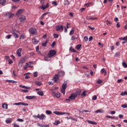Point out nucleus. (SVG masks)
I'll return each instance as SVG.
<instances>
[{
	"label": "nucleus",
	"mask_w": 127,
	"mask_h": 127,
	"mask_svg": "<svg viewBox=\"0 0 127 127\" xmlns=\"http://www.w3.org/2000/svg\"><path fill=\"white\" fill-rule=\"evenodd\" d=\"M17 122H20L21 123L24 122V120H23V119H18L17 120Z\"/></svg>",
	"instance_id": "59"
},
{
	"label": "nucleus",
	"mask_w": 127,
	"mask_h": 127,
	"mask_svg": "<svg viewBox=\"0 0 127 127\" xmlns=\"http://www.w3.org/2000/svg\"><path fill=\"white\" fill-rule=\"evenodd\" d=\"M35 98H36V96H26L27 100H33V99H35Z\"/></svg>",
	"instance_id": "16"
},
{
	"label": "nucleus",
	"mask_w": 127,
	"mask_h": 127,
	"mask_svg": "<svg viewBox=\"0 0 127 127\" xmlns=\"http://www.w3.org/2000/svg\"><path fill=\"white\" fill-rule=\"evenodd\" d=\"M59 37V35L57 34H54V38H58Z\"/></svg>",
	"instance_id": "50"
},
{
	"label": "nucleus",
	"mask_w": 127,
	"mask_h": 127,
	"mask_svg": "<svg viewBox=\"0 0 127 127\" xmlns=\"http://www.w3.org/2000/svg\"><path fill=\"white\" fill-rule=\"evenodd\" d=\"M36 51L38 54H41V52L39 51V46H37L36 48Z\"/></svg>",
	"instance_id": "30"
},
{
	"label": "nucleus",
	"mask_w": 127,
	"mask_h": 127,
	"mask_svg": "<svg viewBox=\"0 0 127 127\" xmlns=\"http://www.w3.org/2000/svg\"><path fill=\"white\" fill-rule=\"evenodd\" d=\"M92 100H93V101H96V100H97V96L96 95H94L92 97Z\"/></svg>",
	"instance_id": "61"
},
{
	"label": "nucleus",
	"mask_w": 127,
	"mask_h": 127,
	"mask_svg": "<svg viewBox=\"0 0 127 127\" xmlns=\"http://www.w3.org/2000/svg\"><path fill=\"white\" fill-rule=\"evenodd\" d=\"M84 40L85 42H87L88 41V37L85 36L84 37Z\"/></svg>",
	"instance_id": "55"
},
{
	"label": "nucleus",
	"mask_w": 127,
	"mask_h": 127,
	"mask_svg": "<svg viewBox=\"0 0 127 127\" xmlns=\"http://www.w3.org/2000/svg\"><path fill=\"white\" fill-rule=\"evenodd\" d=\"M102 82H103V81L99 79L97 81V84H101Z\"/></svg>",
	"instance_id": "64"
},
{
	"label": "nucleus",
	"mask_w": 127,
	"mask_h": 127,
	"mask_svg": "<svg viewBox=\"0 0 127 127\" xmlns=\"http://www.w3.org/2000/svg\"><path fill=\"white\" fill-rule=\"evenodd\" d=\"M8 15L9 18H11V17H12V16H13V14L10 13L8 14Z\"/></svg>",
	"instance_id": "49"
},
{
	"label": "nucleus",
	"mask_w": 127,
	"mask_h": 127,
	"mask_svg": "<svg viewBox=\"0 0 127 127\" xmlns=\"http://www.w3.org/2000/svg\"><path fill=\"white\" fill-rule=\"evenodd\" d=\"M28 63H26V64L25 66H23V69H24V70H26V69H27V67H28Z\"/></svg>",
	"instance_id": "41"
},
{
	"label": "nucleus",
	"mask_w": 127,
	"mask_h": 127,
	"mask_svg": "<svg viewBox=\"0 0 127 127\" xmlns=\"http://www.w3.org/2000/svg\"><path fill=\"white\" fill-rule=\"evenodd\" d=\"M64 75H65V72L63 71H61L59 72V76H60V77H62V76L63 77Z\"/></svg>",
	"instance_id": "21"
},
{
	"label": "nucleus",
	"mask_w": 127,
	"mask_h": 127,
	"mask_svg": "<svg viewBox=\"0 0 127 127\" xmlns=\"http://www.w3.org/2000/svg\"><path fill=\"white\" fill-rule=\"evenodd\" d=\"M66 88H67V82H64L63 83L62 89L61 90V93L64 95H65V90H66Z\"/></svg>",
	"instance_id": "2"
},
{
	"label": "nucleus",
	"mask_w": 127,
	"mask_h": 127,
	"mask_svg": "<svg viewBox=\"0 0 127 127\" xmlns=\"http://www.w3.org/2000/svg\"><path fill=\"white\" fill-rule=\"evenodd\" d=\"M101 72L102 73V74H103L104 76H106V75H107V71L105 70V68H102L101 70Z\"/></svg>",
	"instance_id": "23"
},
{
	"label": "nucleus",
	"mask_w": 127,
	"mask_h": 127,
	"mask_svg": "<svg viewBox=\"0 0 127 127\" xmlns=\"http://www.w3.org/2000/svg\"><path fill=\"white\" fill-rule=\"evenodd\" d=\"M36 29L34 28H31L29 29V32L30 34H32V35H34V34H35L36 33Z\"/></svg>",
	"instance_id": "5"
},
{
	"label": "nucleus",
	"mask_w": 127,
	"mask_h": 127,
	"mask_svg": "<svg viewBox=\"0 0 127 127\" xmlns=\"http://www.w3.org/2000/svg\"><path fill=\"white\" fill-rule=\"evenodd\" d=\"M21 92H23V93H28V90L26 89H22Z\"/></svg>",
	"instance_id": "52"
},
{
	"label": "nucleus",
	"mask_w": 127,
	"mask_h": 127,
	"mask_svg": "<svg viewBox=\"0 0 127 127\" xmlns=\"http://www.w3.org/2000/svg\"><path fill=\"white\" fill-rule=\"evenodd\" d=\"M46 114L47 115H52V112L50 110H47L46 111Z\"/></svg>",
	"instance_id": "36"
},
{
	"label": "nucleus",
	"mask_w": 127,
	"mask_h": 127,
	"mask_svg": "<svg viewBox=\"0 0 127 127\" xmlns=\"http://www.w3.org/2000/svg\"><path fill=\"white\" fill-rule=\"evenodd\" d=\"M106 24L107 25H109L110 24H112V22H111V21H110L109 20H107L106 21Z\"/></svg>",
	"instance_id": "57"
},
{
	"label": "nucleus",
	"mask_w": 127,
	"mask_h": 127,
	"mask_svg": "<svg viewBox=\"0 0 127 127\" xmlns=\"http://www.w3.org/2000/svg\"><path fill=\"white\" fill-rule=\"evenodd\" d=\"M51 57H45L44 59L45 60V61H50L51 60Z\"/></svg>",
	"instance_id": "37"
},
{
	"label": "nucleus",
	"mask_w": 127,
	"mask_h": 127,
	"mask_svg": "<svg viewBox=\"0 0 127 127\" xmlns=\"http://www.w3.org/2000/svg\"><path fill=\"white\" fill-rule=\"evenodd\" d=\"M5 2H6V0H0V5L3 6L5 4Z\"/></svg>",
	"instance_id": "20"
},
{
	"label": "nucleus",
	"mask_w": 127,
	"mask_h": 127,
	"mask_svg": "<svg viewBox=\"0 0 127 127\" xmlns=\"http://www.w3.org/2000/svg\"><path fill=\"white\" fill-rule=\"evenodd\" d=\"M24 38H25V35H24V34H22L20 36L19 39H20L21 40H23Z\"/></svg>",
	"instance_id": "34"
},
{
	"label": "nucleus",
	"mask_w": 127,
	"mask_h": 127,
	"mask_svg": "<svg viewBox=\"0 0 127 127\" xmlns=\"http://www.w3.org/2000/svg\"><path fill=\"white\" fill-rule=\"evenodd\" d=\"M38 119H39V120H44V119H45V115H44V114H41V115H39V114Z\"/></svg>",
	"instance_id": "19"
},
{
	"label": "nucleus",
	"mask_w": 127,
	"mask_h": 127,
	"mask_svg": "<svg viewBox=\"0 0 127 127\" xmlns=\"http://www.w3.org/2000/svg\"><path fill=\"white\" fill-rule=\"evenodd\" d=\"M69 51H71V52H73L74 53L77 52V51L76 50H75V49H74V48H72V47H70L69 48Z\"/></svg>",
	"instance_id": "35"
},
{
	"label": "nucleus",
	"mask_w": 127,
	"mask_h": 127,
	"mask_svg": "<svg viewBox=\"0 0 127 127\" xmlns=\"http://www.w3.org/2000/svg\"><path fill=\"white\" fill-rule=\"evenodd\" d=\"M75 31V28H72L71 30L70 31L69 35H73L74 34V32Z\"/></svg>",
	"instance_id": "25"
},
{
	"label": "nucleus",
	"mask_w": 127,
	"mask_h": 127,
	"mask_svg": "<svg viewBox=\"0 0 127 127\" xmlns=\"http://www.w3.org/2000/svg\"><path fill=\"white\" fill-rule=\"evenodd\" d=\"M52 3V4L55 5V6H57V2H56V1H53Z\"/></svg>",
	"instance_id": "58"
},
{
	"label": "nucleus",
	"mask_w": 127,
	"mask_h": 127,
	"mask_svg": "<svg viewBox=\"0 0 127 127\" xmlns=\"http://www.w3.org/2000/svg\"><path fill=\"white\" fill-rule=\"evenodd\" d=\"M95 114H98L99 113L100 114H104L105 113V111L102 110V109H99L95 112Z\"/></svg>",
	"instance_id": "17"
},
{
	"label": "nucleus",
	"mask_w": 127,
	"mask_h": 127,
	"mask_svg": "<svg viewBox=\"0 0 127 127\" xmlns=\"http://www.w3.org/2000/svg\"><path fill=\"white\" fill-rule=\"evenodd\" d=\"M37 93L38 95H39V96H41V97L44 96V93H43V91H39Z\"/></svg>",
	"instance_id": "22"
},
{
	"label": "nucleus",
	"mask_w": 127,
	"mask_h": 127,
	"mask_svg": "<svg viewBox=\"0 0 127 127\" xmlns=\"http://www.w3.org/2000/svg\"><path fill=\"white\" fill-rule=\"evenodd\" d=\"M34 77H37L38 76V72L37 71H35L33 72Z\"/></svg>",
	"instance_id": "40"
},
{
	"label": "nucleus",
	"mask_w": 127,
	"mask_h": 127,
	"mask_svg": "<svg viewBox=\"0 0 127 127\" xmlns=\"http://www.w3.org/2000/svg\"><path fill=\"white\" fill-rule=\"evenodd\" d=\"M2 108H3L5 110H7V104H3L2 105Z\"/></svg>",
	"instance_id": "31"
},
{
	"label": "nucleus",
	"mask_w": 127,
	"mask_h": 127,
	"mask_svg": "<svg viewBox=\"0 0 127 127\" xmlns=\"http://www.w3.org/2000/svg\"><path fill=\"white\" fill-rule=\"evenodd\" d=\"M126 24L124 26V29L127 30V20L126 21Z\"/></svg>",
	"instance_id": "63"
},
{
	"label": "nucleus",
	"mask_w": 127,
	"mask_h": 127,
	"mask_svg": "<svg viewBox=\"0 0 127 127\" xmlns=\"http://www.w3.org/2000/svg\"><path fill=\"white\" fill-rule=\"evenodd\" d=\"M12 122L11 118H7L5 120L6 124H10Z\"/></svg>",
	"instance_id": "27"
},
{
	"label": "nucleus",
	"mask_w": 127,
	"mask_h": 127,
	"mask_svg": "<svg viewBox=\"0 0 127 127\" xmlns=\"http://www.w3.org/2000/svg\"><path fill=\"white\" fill-rule=\"evenodd\" d=\"M53 79H54V81H55V82H57V81L59 80V75L56 74L54 77Z\"/></svg>",
	"instance_id": "15"
},
{
	"label": "nucleus",
	"mask_w": 127,
	"mask_h": 127,
	"mask_svg": "<svg viewBox=\"0 0 127 127\" xmlns=\"http://www.w3.org/2000/svg\"><path fill=\"white\" fill-rule=\"evenodd\" d=\"M122 108H123L124 109H126L127 108V104H124L122 105Z\"/></svg>",
	"instance_id": "60"
},
{
	"label": "nucleus",
	"mask_w": 127,
	"mask_h": 127,
	"mask_svg": "<svg viewBox=\"0 0 127 127\" xmlns=\"http://www.w3.org/2000/svg\"><path fill=\"white\" fill-rule=\"evenodd\" d=\"M13 127H19V125H18L15 123H14L13 124Z\"/></svg>",
	"instance_id": "62"
},
{
	"label": "nucleus",
	"mask_w": 127,
	"mask_h": 127,
	"mask_svg": "<svg viewBox=\"0 0 127 127\" xmlns=\"http://www.w3.org/2000/svg\"><path fill=\"white\" fill-rule=\"evenodd\" d=\"M122 65H123V67H124V68H127V63H126L125 62H123V63H122Z\"/></svg>",
	"instance_id": "43"
},
{
	"label": "nucleus",
	"mask_w": 127,
	"mask_h": 127,
	"mask_svg": "<svg viewBox=\"0 0 127 127\" xmlns=\"http://www.w3.org/2000/svg\"><path fill=\"white\" fill-rule=\"evenodd\" d=\"M6 82H7V83H17V81H15L14 80H6Z\"/></svg>",
	"instance_id": "29"
},
{
	"label": "nucleus",
	"mask_w": 127,
	"mask_h": 127,
	"mask_svg": "<svg viewBox=\"0 0 127 127\" xmlns=\"http://www.w3.org/2000/svg\"><path fill=\"white\" fill-rule=\"evenodd\" d=\"M120 52H117L115 54V57H120Z\"/></svg>",
	"instance_id": "46"
},
{
	"label": "nucleus",
	"mask_w": 127,
	"mask_h": 127,
	"mask_svg": "<svg viewBox=\"0 0 127 127\" xmlns=\"http://www.w3.org/2000/svg\"><path fill=\"white\" fill-rule=\"evenodd\" d=\"M64 4V5L69 4V1H68V0H65Z\"/></svg>",
	"instance_id": "53"
},
{
	"label": "nucleus",
	"mask_w": 127,
	"mask_h": 127,
	"mask_svg": "<svg viewBox=\"0 0 127 127\" xmlns=\"http://www.w3.org/2000/svg\"><path fill=\"white\" fill-rule=\"evenodd\" d=\"M77 98V94L75 93H72L68 97V99H66V101H71V100H75Z\"/></svg>",
	"instance_id": "3"
},
{
	"label": "nucleus",
	"mask_w": 127,
	"mask_h": 127,
	"mask_svg": "<svg viewBox=\"0 0 127 127\" xmlns=\"http://www.w3.org/2000/svg\"><path fill=\"white\" fill-rule=\"evenodd\" d=\"M24 12V10L23 9H19L16 12L17 15H20L21 13H23Z\"/></svg>",
	"instance_id": "13"
},
{
	"label": "nucleus",
	"mask_w": 127,
	"mask_h": 127,
	"mask_svg": "<svg viewBox=\"0 0 127 127\" xmlns=\"http://www.w3.org/2000/svg\"><path fill=\"white\" fill-rule=\"evenodd\" d=\"M21 105H22V106H28V104L24 103L23 102H21Z\"/></svg>",
	"instance_id": "54"
},
{
	"label": "nucleus",
	"mask_w": 127,
	"mask_h": 127,
	"mask_svg": "<svg viewBox=\"0 0 127 127\" xmlns=\"http://www.w3.org/2000/svg\"><path fill=\"white\" fill-rule=\"evenodd\" d=\"M106 118H107L108 119H113L114 120H118V118L116 117H112L110 116H106Z\"/></svg>",
	"instance_id": "28"
},
{
	"label": "nucleus",
	"mask_w": 127,
	"mask_h": 127,
	"mask_svg": "<svg viewBox=\"0 0 127 127\" xmlns=\"http://www.w3.org/2000/svg\"><path fill=\"white\" fill-rule=\"evenodd\" d=\"M76 39H78V35H77V34L72 36L71 38V40L72 41H73V40H76Z\"/></svg>",
	"instance_id": "14"
},
{
	"label": "nucleus",
	"mask_w": 127,
	"mask_h": 127,
	"mask_svg": "<svg viewBox=\"0 0 127 127\" xmlns=\"http://www.w3.org/2000/svg\"><path fill=\"white\" fill-rule=\"evenodd\" d=\"M21 51H22V49L21 48H19L16 51V53L18 57H20L21 56Z\"/></svg>",
	"instance_id": "10"
},
{
	"label": "nucleus",
	"mask_w": 127,
	"mask_h": 127,
	"mask_svg": "<svg viewBox=\"0 0 127 127\" xmlns=\"http://www.w3.org/2000/svg\"><path fill=\"white\" fill-rule=\"evenodd\" d=\"M36 85H37V86H41V82H36L35 83Z\"/></svg>",
	"instance_id": "56"
},
{
	"label": "nucleus",
	"mask_w": 127,
	"mask_h": 127,
	"mask_svg": "<svg viewBox=\"0 0 127 127\" xmlns=\"http://www.w3.org/2000/svg\"><path fill=\"white\" fill-rule=\"evenodd\" d=\"M24 63H25V58H23L21 60L19 63V67H21L22 66H23Z\"/></svg>",
	"instance_id": "7"
},
{
	"label": "nucleus",
	"mask_w": 127,
	"mask_h": 127,
	"mask_svg": "<svg viewBox=\"0 0 127 127\" xmlns=\"http://www.w3.org/2000/svg\"><path fill=\"white\" fill-rule=\"evenodd\" d=\"M59 124H60V121H56L54 123L55 126H58L59 125Z\"/></svg>",
	"instance_id": "47"
},
{
	"label": "nucleus",
	"mask_w": 127,
	"mask_h": 127,
	"mask_svg": "<svg viewBox=\"0 0 127 127\" xmlns=\"http://www.w3.org/2000/svg\"><path fill=\"white\" fill-rule=\"evenodd\" d=\"M81 45L80 44H78L76 46V48L77 50H79L80 48H81Z\"/></svg>",
	"instance_id": "44"
},
{
	"label": "nucleus",
	"mask_w": 127,
	"mask_h": 127,
	"mask_svg": "<svg viewBox=\"0 0 127 127\" xmlns=\"http://www.w3.org/2000/svg\"><path fill=\"white\" fill-rule=\"evenodd\" d=\"M121 95V96H125V95L127 96V92L125 91L124 92H122Z\"/></svg>",
	"instance_id": "45"
},
{
	"label": "nucleus",
	"mask_w": 127,
	"mask_h": 127,
	"mask_svg": "<svg viewBox=\"0 0 127 127\" xmlns=\"http://www.w3.org/2000/svg\"><path fill=\"white\" fill-rule=\"evenodd\" d=\"M33 44H37L38 43L39 41L36 39L34 38L32 40Z\"/></svg>",
	"instance_id": "24"
},
{
	"label": "nucleus",
	"mask_w": 127,
	"mask_h": 127,
	"mask_svg": "<svg viewBox=\"0 0 127 127\" xmlns=\"http://www.w3.org/2000/svg\"><path fill=\"white\" fill-rule=\"evenodd\" d=\"M64 29V27H63V26L62 25H57L56 26V31H60L61 30H63Z\"/></svg>",
	"instance_id": "8"
},
{
	"label": "nucleus",
	"mask_w": 127,
	"mask_h": 127,
	"mask_svg": "<svg viewBox=\"0 0 127 127\" xmlns=\"http://www.w3.org/2000/svg\"><path fill=\"white\" fill-rule=\"evenodd\" d=\"M48 13H43L40 17L41 19H43V17H44V16L46 15V14H48Z\"/></svg>",
	"instance_id": "39"
},
{
	"label": "nucleus",
	"mask_w": 127,
	"mask_h": 127,
	"mask_svg": "<svg viewBox=\"0 0 127 127\" xmlns=\"http://www.w3.org/2000/svg\"><path fill=\"white\" fill-rule=\"evenodd\" d=\"M19 20L21 22H22V21H24V20H26V17L24 15H21L19 18Z\"/></svg>",
	"instance_id": "11"
},
{
	"label": "nucleus",
	"mask_w": 127,
	"mask_h": 127,
	"mask_svg": "<svg viewBox=\"0 0 127 127\" xmlns=\"http://www.w3.org/2000/svg\"><path fill=\"white\" fill-rule=\"evenodd\" d=\"M119 39L120 40H124V41H127V36H126L123 38H120Z\"/></svg>",
	"instance_id": "32"
},
{
	"label": "nucleus",
	"mask_w": 127,
	"mask_h": 127,
	"mask_svg": "<svg viewBox=\"0 0 127 127\" xmlns=\"http://www.w3.org/2000/svg\"><path fill=\"white\" fill-rule=\"evenodd\" d=\"M48 42V41L47 40L45 42L43 43H42V46H43V47L46 46Z\"/></svg>",
	"instance_id": "48"
},
{
	"label": "nucleus",
	"mask_w": 127,
	"mask_h": 127,
	"mask_svg": "<svg viewBox=\"0 0 127 127\" xmlns=\"http://www.w3.org/2000/svg\"><path fill=\"white\" fill-rule=\"evenodd\" d=\"M53 95L58 98H59L61 97V95L59 92L56 93L55 92H53Z\"/></svg>",
	"instance_id": "9"
},
{
	"label": "nucleus",
	"mask_w": 127,
	"mask_h": 127,
	"mask_svg": "<svg viewBox=\"0 0 127 127\" xmlns=\"http://www.w3.org/2000/svg\"><path fill=\"white\" fill-rule=\"evenodd\" d=\"M11 36H12L11 35H8L5 37V39H10V38H11Z\"/></svg>",
	"instance_id": "51"
},
{
	"label": "nucleus",
	"mask_w": 127,
	"mask_h": 127,
	"mask_svg": "<svg viewBox=\"0 0 127 127\" xmlns=\"http://www.w3.org/2000/svg\"><path fill=\"white\" fill-rule=\"evenodd\" d=\"M11 32L15 38H18L19 37V36L17 34V33H20V32L19 30H12Z\"/></svg>",
	"instance_id": "1"
},
{
	"label": "nucleus",
	"mask_w": 127,
	"mask_h": 127,
	"mask_svg": "<svg viewBox=\"0 0 127 127\" xmlns=\"http://www.w3.org/2000/svg\"><path fill=\"white\" fill-rule=\"evenodd\" d=\"M87 95V91H84L81 94V97H85Z\"/></svg>",
	"instance_id": "33"
},
{
	"label": "nucleus",
	"mask_w": 127,
	"mask_h": 127,
	"mask_svg": "<svg viewBox=\"0 0 127 127\" xmlns=\"http://www.w3.org/2000/svg\"><path fill=\"white\" fill-rule=\"evenodd\" d=\"M54 114L57 115V116H62L63 115H65V112H60L59 111H54Z\"/></svg>",
	"instance_id": "6"
},
{
	"label": "nucleus",
	"mask_w": 127,
	"mask_h": 127,
	"mask_svg": "<svg viewBox=\"0 0 127 127\" xmlns=\"http://www.w3.org/2000/svg\"><path fill=\"white\" fill-rule=\"evenodd\" d=\"M87 123H88V124H90V125H97L96 122H95L92 121L87 120Z\"/></svg>",
	"instance_id": "26"
},
{
	"label": "nucleus",
	"mask_w": 127,
	"mask_h": 127,
	"mask_svg": "<svg viewBox=\"0 0 127 127\" xmlns=\"http://www.w3.org/2000/svg\"><path fill=\"white\" fill-rule=\"evenodd\" d=\"M86 19L87 20H96L98 19V17H86Z\"/></svg>",
	"instance_id": "12"
},
{
	"label": "nucleus",
	"mask_w": 127,
	"mask_h": 127,
	"mask_svg": "<svg viewBox=\"0 0 127 127\" xmlns=\"http://www.w3.org/2000/svg\"><path fill=\"white\" fill-rule=\"evenodd\" d=\"M74 94H76V97L77 96H80V95H81V90H78L76 91V93Z\"/></svg>",
	"instance_id": "38"
},
{
	"label": "nucleus",
	"mask_w": 127,
	"mask_h": 127,
	"mask_svg": "<svg viewBox=\"0 0 127 127\" xmlns=\"http://www.w3.org/2000/svg\"><path fill=\"white\" fill-rule=\"evenodd\" d=\"M49 7V4L47 3L46 6H44V5H42L40 7V8H42V9H46V8H48Z\"/></svg>",
	"instance_id": "18"
},
{
	"label": "nucleus",
	"mask_w": 127,
	"mask_h": 127,
	"mask_svg": "<svg viewBox=\"0 0 127 127\" xmlns=\"http://www.w3.org/2000/svg\"><path fill=\"white\" fill-rule=\"evenodd\" d=\"M14 106H20L21 105V102L15 103L13 104Z\"/></svg>",
	"instance_id": "42"
},
{
	"label": "nucleus",
	"mask_w": 127,
	"mask_h": 127,
	"mask_svg": "<svg viewBox=\"0 0 127 127\" xmlns=\"http://www.w3.org/2000/svg\"><path fill=\"white\" fill-rule=\"evenodd\" d=\"M55 55H56V51L54 50H50L48 54L49 57H53Z\"/></svg>",
	"instance_id": "4"
}]
</instances>
